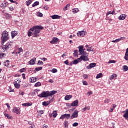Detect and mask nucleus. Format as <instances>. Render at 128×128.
<instances>
[{
    "label": "nucleus",
    "mask_w": 128,
    "mask_h": 128,
    "mask_svg": "<svg viewBox=\"0 0 128 128\" xmlns=\"http://www.w3.org/2000/svg\"><path fill=\"white\" fill-rule=\"evenodd\" d=\"M58 92L56 90L52 91H44L42 92L40 94L38 95L39 98H48V96H52L54 94H56Z\"/></svg>",
    "instance_id": "nucleus-1"
},
{
    "label": "nucleus",
    "mask_w": 128,
    "mask_h": 128,
    "mask_svg": "<svg viewBox=\"0 0 128 128\" xmlns=\"http://www.w3.org/2000/svg\"><path fill=\"white\" fill-rule=\"evenodd\" d=\"M10 38V36H8V33L4 32L2 34V44L4 45V42H6Z\"/></svg>",
    "instance_id": "nucleus-2"
},
{
    "label": "nucleus",
    "mask_w": 128,
    "mask_h": 128,
    "mask_svg": "<svg viewBox=\"0 0 128 128\" xmlns=\"http://www.w3.org/2000/svg\"><path fill=\"white\" fill-rule=\"evenodd\" d=\"M12 42H8L6 45L3 46V50H8L10 48H12Z\"/></svg>",
    "instance_id": "nucleus-3"
},
{
    "label": "nucleus",
    "mask_w": 128,
    "mask_h": 128,
    "mask_svg": "<svg viewBox=\"0 0 128 128\" xmlns=\"http://www.w3.org/2000/svg\"><path fill=\"white\" fill-rule=\"evenodd\" d=\"M35 32H40V30H44V27L40 25L34 26Z\"/></svg>",
    "instance_id": "nucleus-4"
},
{
    "label": "nucleus",
    "mask_w": 128,
    "mask_h": 128,
    "mask_svg": "<svg viewBox=\"0 0 128 128\" xmlns=\"http://www.w3.org/2000/svg\"><path fill=\"white\" fill-rule=\"evenodd\" d=\"M12 112L16 114H20V108L18 107H14L12 110Z\"/></svg>",
    "instance_id": "nucleus-5"
},
{
    "label": "nucleus",
    "mask_w": 128,
    "mask_h": 128,
    "mask_svg": "<svg viewBox=\"0 0 128 128\" xmlns=\"http://www.w3.org/2000/svg\"><path fill=\"white\" fill-rule=\"evenodd\" d=\"M78 110H76L74 112L72 116H70L71 120H72L74 118H78Z\"/></svg>",
    "instance_id": "nucleus-6"
},
{
    "label": "nucleus",
    "mask_w": 128,
    "mask_h": 128,
    "mask_svg": "<svg viewBox=\"0 0 128 128\" xmlns=\"http://www.w3.org/2000/svg\"><path fill=\"white\" fill-rule=\"evenodd\" d=\"M33 36V38H38L40 35L38 32H28V36Z\"/></svg>",
    "instance_id": "nucleus-7"
},
{
    "label": "nucleus",
    "mask_w": 128,
    "mask_h": 128,
    "mask_svg": "<svg viewBox=\"0 0 128 128\" xmlns=\"http://www.w3.org/2000/svg\"><path fill=\"white\" fill-rule=\"evenodd\" d=\"M58 42H60V40L56 37L53 38L52 40L50 42V44H58Z\"/></svg>",
    "instance_id": "nucleus-8"
},
{
    "label": "nucleus",
    "mask_w": 128,
    "mask_h": 128,
    "mask_svg": "<svg viewBox=\"0 0 128 128\" xmlns=\"http://www.w3.org/2000/svg\"><path fill=\"white\" fill-rule=\"evenodd\" d=\"M80 62H82V60H84V62H86V60H88V54L86 56L82 55L80 58Z\"/></svg>",
    "instance_id": "nucleus-9"
},
{
    "label": "nucleus",
    "mask_w": 128,
    "mask_h": 128,
    "mask_svg": "<svg viewBox=\"0 0 128 128\" xmlns=\"http://www.w3.org/2000/svg\"><path fill=\"white\" fill-rule=\"evenodd\" d=\"M54 100V97L52 98V99L50 101L47 102H44L42 103V106H48L50 104V102H52Z\"/></svg>",
    "instance_id": "nucleus-10"
},
{
    "label": "nucleus",
    "mask_w": 128,
    "mask_h": 128,
    "mask_svg": "<svg viewBox=\"0 0 128 128\" xmlns=\"http://www.w3.org/2000/svg\"><path fill=\"white\" fill-rule=\"evenodd\" d=\"M96 66V64L91 63L90 64L89 66H86V68H88V70H90L91 68H94V66Z\"/></svg>",
    "instance_id": "nucleus-11"
},
{
    "label": "nucleus",
    "mask_w": 128,
    "mask_h": 128,
    "mask_svg": "<svg viewBox=\"0 0 128 128\" xmlns=\"http://www.w3.org/2000/svg\"><path fill=\"white\" fill-rule=\"evenodd\" d=\"M126 14H122L118 16V18L120 20H126Z\"/></svg>",
    "instance_id": "nucleus-12"
},
{
    "label": "nucleus",
    "mask_w": 128,
    "mask_h": 128,
    "mask_svg": "<svg viewBox=\"0 0 128 128\" xmlns=\"http://www.w3.org/2000/svg\"><path fill=\"white\" fill-rule=\"evenodd\" d=\"M60 17L61 16H58V14H54L50 16V18H52V20H58L60 18Z\"/></svg>",
    "instance_id": "nucleus-13"
},
{
    "label": "nucleus",
    "mask_w": 128,
    "mask_h": 128,
    "mask_svg": "<svg viewBox=\"0 0 128 128\" xmlns=\"http://www.w3.org/2000/svg\"><path fill=\"white\" fill-rule=\"evenodd\" d=\"M78 100H76L74 101L72 104L71 106H78Z\"/></svg>",
    "instance_id": "nucleus-14"
},
{
    "label": "nucleus",
    "mask_w": 128,
    "mask_h": 128,
    "mask_svg": "<svg viewBox=\"0 0 128 128\" xmlns=\"http://www.w3.org/2000/svg\"><path fill=\"white\" fill-rule=\"evenodd\" d=\"M36 57H34V58L32 59L30 61L28 62V64H36Z\"/></svg>",
    "instance_id": "nucleus-15"
},
{
    "label": "nucleus",
    "mask_w": 128,
    "mask_h": 128,
    "mask_svg": "<svg viewBox=\"0 0 128 128\" xmlns=\"http://www.w3.org/2000/svg\"><path fill=\"white\" fill-rule=\"evenodd\" d=\"M38 80V78L36 77H32L30 78V82H36Z\"/></svg>",
    "instance_id": "nucleus-16"
},
{
    "label": "nucleus",
    "mask_w": 128,
    "mask_h": 128,
    "mask_svg": "<svg viewBox=\"0 0 128 128\" xmlns=\"http://www.w3.org/2000/svg\"><path fill=\"white\" fill-rule=\"evenodd\" d=\"M73 62V64H78L80 62V58H78L76 60H75L72 61Z\"/></svg>",
    "instance_id": "nucleus-17"
},
{
    "label": "nucleus",
    "mask_w": 128,
    "mask_h": 128,
    "mask_svg": "<svg viewBox=\"0 0 128 128\" xmlns=\"http://www.w3.org/2000/svg\"><path fill=\"white\" fill-rule=\"evenodd\" d=\"M117 76L116 74H114L110 76V80H112L116 78Z\"/></svg>",
    "instance_id": "nucleus-18"
},
{
    "label": "nucleus",
    "mask_w": 128,
    "mask_h": 128,
    "mask_svg": "<svg viewBox=\"0 0 128 128\" xmlns=\"http://www.w3.org/2000/svg\"><path fill=\"white\" fill-rule=\"evenodd\" d=\"M23 106H32V103L26 102L22 104Z\"/></svg>",
    "instance_id": "nucleus-19"
},
{
    "label": "nucleus",
    "mask_w": 128,
    "mask_h": 128,
    "mask_svg": "<svg viewBox=\"0 0 128 128\" xmlns=\"http://www.w3.org/2000/svg\"><path fill=\"white\" fill-rule=\"evenodd\" d=\"M4 66L7 68H10V60H6V62H4Z\"/></svg>",
    "instance_id": "nucleus-20"
},
{
    "label": "nucleus",
    "mask_w": 128,
    "mask_h": 128,
    "mask_svg": "<svg viewBox=\"0 0 128 128\" xmlns=\"http://www.w3.org/2000/svg\"><path fill=\"white\" fill-rule=\"evenodd\" d=\"M14 86L16 88H20V84H18L16 81H14Z\"/></svg>",
    "instance_id": "nucleus-21"
},
{
    "label": "nucleus",
    "mask_w": 128,
    "mask_h": 128,
    "mask_svg": "<svg viewBox=\"0 0 128 128\" xmlns=\"http://www.w3.org/2000/svg\"><path fill=\"white\" fill-rule=\"evenodd\" d=\"M72 98V95H67L64 97L65 100H70Z\"/></svg>",
    "instance_id": "nucleus-22"
},
{
    "label": "nucleus",
    "mask_w": 128,
    "mask_h": 128,
    "mask_svg": "<svg viewBox=\"0 0 128 128\" xmlns=\"http://www.w3.org/2000/svg\"><path fill=\"white\" fill-rule=\"evenodd\" d=\"M4 116L8 120H12V116H10V114H8L4 113Z\"/></svg>",
    "instance_id": "nucleus-23"
},
{
    "label": "nucleus",
    "mask_w": 128,
    "mask_h": 128,
    "mask_svg": "<svg viewBox=\"0 0 128 128\" xmlns=\"http://www.w3.org/2000/svg\"><path fill=\"white\" fill-rule=\"evenodd\" d=\"M124 58L126 60H128V51L127 50H126Z\"/></svg>",
    "instance_id": "nucleus-24"
},
{
    "label": "nucleus",
    "mask_w": 128,
    "mask_h": 128,
    "mask_svg": "<svg viewBox=\"0 0 128 128\" xmlns=\"http://www.w3.org/2000/svg\"><path fill=\"white\" fill-rule=\"evenodd\" d=\"M40 4V2L38 1L35 2L32 5V8H34V6H38Z\"/></svg>",
    "instance_id": "nucleus-25"
},
{
    "label": "nucleus",
    "mask_w": 128,
    "mask_h": 128,
    "mask_svg": "<svg viewBox=\"0 0 128 128\" xmlns=\"http://www.w3.org/2000/svg\"><path fill=\"white\" fill-rule=\"evenodd\" d=\"M64 128H66L68 126V122L65 120L64 122Z\"/></svg>",
    "instance_id": "nucleus-26"
},
{
    "label": "nucleus",
    "mask_w": 128,
    "mask_h": 128,
    "mask_svg": "<svg viewBox=\"0 0 128 128\" xmlns=\"http://www.w3.org/2000/svg\"><path fill=\"white\" fill-rule=\"evenodd\" d=\"M70 4H67L66 6L64 8V10H68V8H70Z\"/></svg>",
    "instance_id": "nucleus-27"
},
{
    "label": "nucleus",
    "mask_w": 128,
    "mask_h": 128,
    "mask_svg": "<svg viewBox=\"0 0 128 128\" xmlns=\"http://www.w3.org/2000/svg\"><path fill=\"white\" fill-rule=\"evenodd\" d=\"M36 32V28H34V26H33L32 28H30L28 32Z\"/></svg>",
    "instance_id": "nucleus-28"
},
{
    "label": "nucleus",
    "mask_w": 128,
    "mask_h": 128,
    "mask_svg": "<svg viewBox=\"0 0 128 128\" xmlns=\"http://www.w3.org/2000/svg\"><path fill=\"white\" fill-rule=\"evenodd\" d=\"M84 34H86L84 33L77 32V36H80V37L84 36Z\"/></svg>",
    "instance_id": "nucleus-29"
},
{
    "label": "nucleus",
    "mask_w": 128,
    "mask_h": 128,
    "mask_svg": "<svg viewBox=\"0 0 128 128\" xmlns=\"http://www.w3.org/2000/svg\"><path fill=\"white\" fill-rule=\"evenodd\" d=\"M108 14H114V10L112 12L109 11L107 12L106 16H108Z\"/></svg>",
    "instance_id": "nucleus-30"
},
{
    "label": "nucleus",
    "mask_w": 128,
    "mask_h": 128,
    "mask_svg": "<svg viewBox=\"0 0 128 128\" xmlns=\"http://www.w3.org/2000/svg\"><path fill=\"white\" fill-rule=\"evenodd\" d=\"M11 36L12 38H14L16 36H18V32H11Z\"/></svg>",
    "instance_id": "nucleus-31"
},
{
    "label": "nucleus",
    "mask_w": 128,
    "mask_h": 128,
    "mask_svg": "<svg viewBox=\"0 0 128 128\" xmlns=\"http://www.w3.org/2000/svg\"><path fill=\"white\" fill-rule=\"evenodd\" d=\"M18 50H19L18 52H16V54H20V52H24V50H22V48H20L18 49Z\"/></svg>",
    "instance_id": "nucleus-32"
},
{
    "label": "nucleus",
    "mask_w": 128,
    "mask_h": 128,
    "mask_svg": "<svg viewBox=\"0 0 128 128\" xmlns=\"http://www.w3.org/2000/svg\"><path fill=\"white\" fill-rule=\"evenodd\" d=\"M102 78V74L100 73L96 76V78Z\"/></svg>",
    "instance_id": "nucleus-33"
},
{
    "label": "nucleus",
    "mask_w": 128,
    "mask_h": 128,
    "mask_svg": "<svg viewBox=\"0 0 128 128\" xmlns=\"http://www.w3.org/2000/svg\"><path fill=\"white\" fill-rule=\"evenodd\" d=\"M52 114H53L54 118H56V116H58V113L56 112V110L53 111Z\"/></svg>",
    "instance_id": "nucleus-34"
},
{
    "label": "nucleus",
    "mask_w": 128,
    "mask_h": 128,
    "mask_svg": "<svg viewBox=\"0 0 128 128\" xmlns=\"http://www.w3.org/2000/svg\"><path fill=\"white\" fill-rule=\"evenodd\" d=\"M124 37H121L118 39H116V42H120V40H124Z\"/></svg>",
    "instance_id": "nucleus-35"
},
{
    "label": "nucleus",
    "mask_w": 128,
    "mask_h": 128,
    "mask_svg": "<svg viewBox=\"0 0 128 128\" xmlns=\"http://www.w3.org/2000/svg\"><path fill=\"white\" fill-rule=\"evenodd\" d=\"M32 0H28L26 1V4L27 6H30V4H32Z\"/></svg>",
    "instance_id": "nucleus-36"
},
{
    "label": "nucleus",
    "mask_w": 128,
    "mask_h": 128,
    "mask_svg": "<svg viewBox=\"0 0 128 128\" xmlns=\"http://www.w3.org/2000/svg\"><path fill=\"white\" fill-rule=\"evenodd\" d=\"M78 12V8H74L72 10V12L74 14H76Z\"/></svg>",
    "instance_id": "nucleus-37"
},
{
    "label": "nucleus",
    "mask_w": 128,
    "mask_h": 128,
    "mask_svg": "<svg viewBox=\"0 0 128 128\" xmlns=\"http://www.w3.org/2000/svg\"><path fill=\"white\" fill-rule=\"evenodd\" d=\"M123 69H124V72H127V70H128V66H126V65L124 66Z\"/></svg>",
    "instance_id": "nucleus-38"
},
{
    "label": "nucleus",
    "mask_w": 128,
    "mask_h": 128,
    "mask_svg": "<svg viewBox=\"0 0 128 128\" xmlns=\"http://www.w3.org/2000/svg\"><path fill=\"white\" fill-rule=\"evenodd\" d=\"M42 86V84H40V82H38L34 84V86H36V88H38V86Z\"/></svg>",
    "instance_id": "nucleus-39"
},
{
    "label": "nucleus",
    "mask_w": 128,
    "mask_h": 128,
    "mask_svg": "<svg viewBox=\"0 0 128 128\" xmlns=\"http://www.w3.org/2000/svg\"><path fill=\"white\" fill-rule=\"evenodd\" d=\"M90 106H86L84 108L82 109V110H84V112H86V110H90Z\"/></svg>",
    "instance_id": "nucleus-40"
},
{
    "label": "nucleus",
    "mask_w": 128,
    "mask_h": 128,
    "mask_svg": "<svg viewBox=\"0 0 128 128\" xmlns=\"http://www.w3.org/2000/svg\"><path fill=\"white\" fill-rule=\"evenodd\" d=\"M70 118V114H65V118L68 120Z\"/></svg>",
    "instance_id": "nucleus-41"
},
{
    "label": "nucleus",
    "mask_w": 128,
    "mask_h": 128,
    "mask_svg": "<svg viewBox=\"0 0 128 128\" xmlns=\"http://www.w3.org/2000/svg\"><path fill=\"white\" fill-rule=\"evenodd\" d=\"M42 70V66H40V67H38V68H36V72H38L39 70Z\"/></svg>",
    "instance_id": "nucleus-42"
},
{
    "label": "nucleus",
    "mask_w": 128,
    "mask_h": 128,
    "mask_svg": "<svg viewBox=\"0 0 128 128\" xmlns=\"http://www.w3.org/2000/svg\"><path fill=\"white\" fill-rule=\"evenodd\" d=\"M52 72L53 73V74H54L56 72H58V70H56V68H53L52 70Z\"/></svg>",
    "instance_id": "nucleus-43"
},
{
    "label": "nucleus",
    "mask_w": 128,
    "mask_h": 128,
    "mask_svg": "<svg viewBox=\"0 0 128 128\" xmlns=\"http://www.w3.org/2000/svg\"><path fill=\"white\" fill-rule=\"evenodd\" d=\"M110 102V100L107 98V99H106V100H104V102L105 104H108V102Z\"/></svg>",
    "instance_id": "nucleus-44"
},
{
    "label": "nucleus",
    "mask_w": 128,
    "mask_h": 128,
    "mask_svg": "<svg viewBox=\"0 0 128 128\" xmlns=\"http://www.w3.org/2000/svg\"><path fill=\"white\" fill-rule=\"evenodd\" d=\"M79 52H80V54H84V49L79 50Z\"/></svg>",
    "instance_id": "nucleus-45"
},
{
    "label": "nucleus",
    "mask_w": 128,
    "mask_h": 128,
    "mask_svg": "<svg viewBox=\"0 0 128 128\" xmlns=\"http://www.w3.org/2000/svg\"><path fill=\"white\" fill-rule=\"evenodd\" d=\"M66 118V114H62L60 117V120H64Z\"/></svg>",
    "instance_id": "nucleus-46"
},
{
    "label": "nucleus",
    "mask_w": 128,
    "mask_h": 128,
    "mask_svg": "<svg viewBox=\"0 0 128 128\" xmlns=\"http://www.w3.org/2000/svg\"><path fill=\"white\" fill-rule=\"evenodd\" d=\"M38 66H40V64H44V62H42V60H38Z\"/></svg>",
    "instance_id": "nucleus-47"
},
{
    "label": "nucleus",
    "mask_w": 128,
    "mask_h": 128,
    "mask_svg": "<svg viewBox=\"0 0 128 128\" xmlns=\"http://www.w3.org/2000/svg\"><path fill=\"white\" fill-rule=\"evenodd\" d=\"M108 64H116V60H110L108 62Z\"/></svg>",
    "instance_id": "nucleus-48"
},
{
    "label": "nucleus",
    "mask_w": 128,
    "mask_h": 128,
    "mask_svg": "<svg viewBox=\"0 0 128 128\" xmlns=\"http://www.w3.org/2000/svg\"><path fill=\"white\" fill-rule=\"evenodd\" d=\"M4 6L5 7L8 6V2L6 1H4Z\"/></svg>",
    "instance_id": "nucleus-49"
},
{
    "label": "nucleus",
    "mask_w": 128,
    "mask_h": 128,
    "mask_svg": "<svg viewBox=\"0 0 128 128\" xmlns=\"http://www.w3.org/2000/svg\"><path fill=\"white\" fill-rule=\"evenodd\" d=\"M20 72H26V68H22L20 70Z\"/></svg>",
    "instance_id": "nucleus-50"
},
{
    "label": "nucleus",
    "mask_w": 128,
    "mask_h": 128,
    "mask_svg": "<svg viewBox=\"0 0 128 128\" xmlns=\"http://www.w3.org/2000/svg\"><path fill=\"white\" fill-rule=\"evenodd\" d=\"M38 16H40V18L42 17V13L40 12H38Z\"/></svg>",
    "instance_id": "nucleus-51"
},
{
    "label": "nucleus",
    "mask_w": 128,
    "mask_h": 128,
    "mask_svg": "<svg viewBox=\"0 0 128 128\" xmlns=\"http://www.w3.org/2000/svg\"><path fill=\"white\" fill-rule=\"evenodd\" d=\"M73 126H78V123L74 122L72 124Z\"/></svg>",
    "instance_id": "nucleus-52"
},
{
    "label": "nucleus",
    "mask_w": 128,
    "mask_h": 128,
    "mask_svg": "<svg viewBox=\"0 0 128 128\" xmlns=\"http://www.w3.org/2000/svg\"><path fill=\"white\" fill-rule=\"evenodd\" d=\"M82 84L84 86H88V82L86 81H83Z\"/></svg>",
    "instance_id": "nucleus-53"
},
{
    "label": "nucleus",
    "mask_w": 128,
    "mask_h": 128,
    "mask_svg": "<svg viewBox=\"0 0 128 128\" xmlns=\"http://www.w3.org/2000/svg\"><path fill=\"white\" fill-rule=\"evenodd\" d=\"M87 94H88V96H90V94H92V92L90 91L87 92Z\"/></svg>",
    "instance_id": "nucleus-54"
},
{
    "label": "nucleus",
    "mask_w": 128,
    "mask_h": 128,
    "mask_svg": "<svg viewBox=\"0 0 128 128\" xmlns=\"http://www.w3.org/2000/svg\"><path fill=\"white\" fill-rule=\"evenodd\" d=\"M79 50H84V46H80L78 47Z\"/></svg>",
    "instance_id": "nucleus-55"
},
{
    "label": "nucleus",
    "mask_w": 128,
    "mask_h": 128,
    "mask_svg": "<svg viewBox=\"0 0 128 128\" xmlns=\"http://www.w3.org/2000/svg\"><path fill=\"white\" fill-rule=\"evenodd\" d=\"M42 128H48V126L46 124H44V125H43V126H42Z\"/></svg>",
    "instance_id": "nucleus-56"
},
{
    "label": "nucleus",
    "mask_w": 128,
    "mask_h": 128,
    "mask_svg": "<svg viewBox=\"0 0 128 128\" xmlns=\"http://www.w3.org/2000/svg\"><path fill=\"white\" fill-rule=\"evenodd\" d=\"M43 8H44V10H48V6H44Z\"/></svg>",
    "instance_id": "nucleus-57"
},
{
    "label": "nucleus",
    "mask_w": 128,
    "mask_h": 128,
    "mask_svg": "<svg viewBox=\"0 0 128 128\" xmlns=\"http://www.w3.org/2000/svg\"><path fill=\"white\" fill-rule=\"evenodd\" d=\"M9 10H10L11 12H12V10H14V7L11 6L9 8Z\"/></svg>",
    "instance_id": "nucleus-58"
},
{
    "label": "nucleus",
    "mask_w": 128,
    "mask_h": 128,
    "mask_svg": "<svg viewBox=\"0 0 128 128\" xmlns=\"http://www.w3.org/2000/svg\"><path fill=\"white\" fill-rule=\"evenodd\" d=\"M6 18H10V14L7 13L6 14Z\"/></svg>",
    "instance_id": "nucleus-59"
},
{
    "label": "nucleus",
    "mask_w": 128,
    "mask_h": 128,
    "mask_svg": "<svg viewBox=\"0 0 128 128\" xmlns=\"http://www.w3.org/2000/svg\"><path fill=\"white\" fill-rule=\"evenodd\" d=\"M22 76L24 80H26V74H22Z\"/></svg>",
    "instance_id": "nucleus-60"
},
{
    "label": "nucleus",
    "mask_w": 128,
    "mask_h": 128,
    "mask_svg": "<svg viewBox=\"0 0 128 128\" xmlns=\"http://www.w3.org/2000/svg\"><path fill=\"white\" fill-rule=\"evenodd\" d=\"M64 64H68V60H66V61H64Z\"/></svg>",
    "instance_id": "nucleus-61"
},
{
    "label": "nucleus",
    "mask_w": 128,
    "mask_h": 128,
    "mask_svg": "<svg viewBox=\"0 0 128 128\" xmlns=\"http://www.w3.org/2000/svg\"><path fill=\"white\" fill-rule=\"evenodd\" d=\"M48 82H49L52 84V82H54V80H52V79H50Z\"/></svg>",
    "instance_id": "nucleus-62"
},
{
    "label": "nucleus",
    "mask_w": 128,
    "mask_h": 128,
    "mask_svg": "<svg viewBox=\"0 0 128 128\" xmlns=\"http://www.w3.org/2000/svg\"><path fill=\"white\" fill-rule=\"evenodd\" d=\"M0 8H5L4 3L1 4Z\"/></svg>",
    "instance_id": "nucleus-63"
},
{
    "label": "nucleus",
    "mask_w": 128,
    "mask_h": 128,
    "mask_svg": "<svg viewBox=\"0 0 128 128\" xmlns=\"http://www.w3.org/2000/svg\"><path fill=\"white\" fill-rule=\"evenodd\" d=\"M84 78H88V75H86V74H84Z\"/></svg>",
    "instance_id": "nucleus-64"
}]
</instances>
